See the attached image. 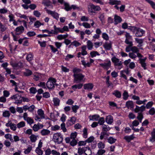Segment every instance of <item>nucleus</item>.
I'll use <instances>...</instances> for the list:
<instances>
[{"mask_svg": "<svg viewBox=\"0 0 155 155\" xmlns=\"http://www.w3.org/2000/svg\"><path fill=\"white\" fill-rule=\"evenodd\" d=\"M53 140L55 143H60L63 140L62 136L60 133L54 134L53 135Z\"/></svg>", "mask_w": 155, "mask_h": 155, "instance_id": "obj_5", "label": "nucleus"}, {"mask_svg": "<svg viewBox=\"0 0 155 155\" xmlns=\"http://www.w3.org/2000/svg\"><path fill=\"white\" fill-rule=\"evenodd\" d=\"M123 98L124 100H127L129 97L128 92L126 91H124L123 94Z\"/></svg>", "mask_w": 155, "mask_h": 155, "instance_id": "obj_45", "label": "nucleus"}, {"mask_svg": "<svg viewBox=\"0 0 155 155\" xmlns=\"http://www.w3.org/2000/svg\"><path fill=\"white\" fill-rule=\"evenodd\" d=\"M56 80L53 78H50L46 83V85L48 88L49 89H52L54 87L55 85L57 86V84H56Z\"/></svg>", "mask_w": 155, "mask_h": 155, "instance_id": "obj_3", "label": "nucleus"}, {"mask_svg": "<svg viewBox=\"0 0 155 155\" xmlns=\"http://www.w3.org/2000/svg\"><path fill=\"white\" fill-rule=\"evenodd\" d=\"M24 74L26 76H29L31 75L32 72L31 71L28 69H26L25 71L24 72Z\"/></svg>", "mask_w": 155, "mask_h": 155, "instance_id": "obj_30", "label": "nucleus"}, {"mask_svg": "<svg viewBox=\"0 0 155 155\" xmlns=\"http://www.w3.org/2000/svg\"><path fill=\"white\" fill-rule=\"evenodd\" d=\"M143 116L141 113H138V115L137 117V119L139 120L140 122H141L143 118Z\"/></svg>", "mask_w": 155, "mask_h": 155, "instance_id": "obj_58", "label": "nucleus"}, {"mask_svg": "<svg viewBox=\"0 0 155 155\" xmlns=\"http://www.w3.org/2000/svg\"><path fill=\"white\" fill-rule=\"evenodd\" d=\"M126 106L128 108H133L134 104L133 102L132 101H128L126 102Z\"/></svg>", "mask_w": 155, "mask_h": 155, "instance_id": "obj_25", "label": "nucleus"}, {"mask_svg": "<svg viewBox=\"0 0 155 155\" xmlns=\"http://www.w3.org/2000/svg\"><path fill=\"white\" fill-rule=\"evenodd\" d=\"M38 136L35 135V134H32L29 137L31 142L32 143L35 142L37 140Z\"/></svg>", "mask_w": 155, "mask_h": 155, "instance_id": "obj_22", "label": "nucleus"}, {"mask_svg": "<svg viewBox=\"0 0 155 155\" xmlns=\"http://www.w3.org/2000/svg\"><path fill=\"white\" fill-rule=\"evenodd\" d=\"M150 114L153 115L155 114V109L153 107L151 108L149 111Z\"/></svg>", "mask_w": 155, "mask_h": 155, "instance_id": "obj_61", "label": "nucleus"}, {"mask_svg": "<svg viewBox=\"0 0 155 155\" xmlns=\"http://www.w3.org/2000/svg\"><path fill=\"white\" fill-rule=\"evenodd\" d=\"M86 46L85 45H83L81 47V54L83 55H86L87 54V52L86 51Z\"/></svg>", "mask_w": 155, "mask_h": 155, "instance_id": "obj_29", "label": "nucleus"}, {"mask_svg": "<svg viewBox=\"0 0 155 155\" xmlns=\"http://www.w3.org/2000/svg\"><path fill=\"white\" fill-rule=\"evenodd\" d=\"M37 113L38 115L41 117V118H45L44 111L41 109H39L38 110Z\"/></svg>", "mask_w": 155, "mask_h": 155, "instance_id": "obj_24", "label": "nucleus"}, {"mask_svg": "<svg viewBox=\"0 0 155 155\" xmlns=\"http://www.w3.org/2000/svg\"><path fill=\"white\" fill-rule=\"evenodd\" d=\"M134 138V136L133 135H131L129 136H125L124 137V139H125L127 142H129L130 141L133 139Z\"/></svg>", "mask_w": 155, "mask_h": 155, "instance_id": "obj_26", "label": "nucleus"}, {"mask_svg": "<svg viewBox=\"0 0 155 155\" xmlns=\"http://www.w3.org/2000/svg\"><path fill=\"white\" fill-rule=\"evenodd\" d=\"M71 108L73 111L74 113H76L77 112V110L79 108V107L77 105H72V106Z\"/></svg>", "mask_w": 155, "mask_h": 155, "instance_id": "obj_46", "label": "nucleus"}, {"mask_svg": "<svg viewBox=\"0 0 155 155\" xmlns=\"http://www.w3.org/2000/svg\"><path fill=\"white\" fill-rule=\"evenodd\" d=\"M86 148L84 150V153L86 155H91L92 154L91 151L89 147H85Z\"/></svg>", "mask_w": 155, "mask_h": 155, "instance_id": "obj_31", "label": "nucleus"}, {"mask_svg": "<svg viewBox=\"0 0 155 155\" xmlns=\"http://www.w3.org/2000/svg\"><path fill=\"white\" fill-rule=\"evenodd\" d=\"M100 117V116L98 115H94L89 116V119L90 120L97 121L98 120Z\"/></svg>", "mask_w": 155, "mask_h": 155, "instance_id": "obj_21", "label": "nucleus"}, {"mask_svg": "<svg viewBox=\"0 0 155 155\" xmlns=\"http://www.w3.org/2000/svg\"><path fill=\"white\" fill-rule=\"evenodd\" d=\"M112 62L114 63L116 69L120 70L123 67V62L115 57H113L111 59Z\"/></svg>", "mask_w": 155, "mask_h": 155, "instance_id": "obj_2", "label": "nucleus"}, {"mask_svg": "<svg viewBox=\"0 0 155 155\" xmlns=\"http://www.w3.org/2000/svg\"><path fill=\"white\" fill-rule=\"evenodd\" d=\"M97 146L99 148L103 149L105 145L102 142H100L98 143Z\"/></svg>", "mask_w": 155, "mask_h": 155, "instance_id": "obj_63", "label": "nucleus"}, {"mask_svg": "<svg viewBox=\"0 0 155 155\" xmlns=\"http://www.w3.org/2000/svg\"><path fill=\"white\" fill-rule=\"evenodd\" d=\"M25 126V122L23 121L20 122L18 123L17 125V127L18 128H20L23 127Z\"/></svg>", "mask_w": 155, "mask_h": 155, "instance_id": "obj_40", "label": "nucleus"}, {"mask_svg": "<svg viewBox=\"0 0 155 155\" xmlns=\"http://www.w3.org/2000/svg\"><path fill=\"white\" fill-rule=\"evenodd\" d=\"M72 140L70 142V145L72 146H74L76 145L78 142L75 139H72Z\"/></svg>", "mask_w": 155, "mask_h": 155, "instance_id": "obj_56", "label": "nucleus"}, {"mask_svg": "<svg viewBox=\"0 0 155 155\" xmlns=\"http://www.w3.org/2000/svg\"><path fill=\"white\" fill-rule=\"evenodd\" d=\"M110 130V128L107 125H103L102 126V131L103 132H107Z\"/></svg>", "mask_w": 155, "mask_h": 155, "instance_id": "obj_28", "label": "nucleus"}, {"mask_svg": "<svg viewBox=\"0 0 155 155\" xmlns=\"http://www.w3.org/2000/svg\"><path fill=\"white\" fill-rule=\"evenodd\" d=\"M24 30V27L22 26H20L17 27L15 29V31L16 32H20L21 33L23 32Z\"/></svg>", "mask_w": 155, "mask_h": 155, "instance_id": "obj_33", "label": "nucleus"}, {"mask_svg": "<svg viewBox=\"0 0 155 155\" xmlns=\"http://www.w3.org/2000/svg\"><path fill=\"white\" fill-rule=\"evenodd\" d=\"M138 28L135 27L131 26L130 27V29L133 33L135 34V33L137 32Z\"/></svg>", "mask_w": 155, "mask_h": 155, "instance_id": "obj_60", "label": "nucleus"}, {"mask_svg": "<svg viewBox=\"0 0 155 155\" xmlns=\"http://www.w3.org/2000/svg\"><path fill=\"white\" fill-rule=\"evenodd\" d=\"M43 127L42 124L38 123L37 124H35L33 127L32 128L33 130L35 131H38L40 129L42 128Z\"/></svg>", "mask_w": 155, "mask_h": 155, "instance_id": "obj_15", "label": "nucleus"}, {"mask_svg": "<svg viewBox=\"0 0 155 155\" xmlns=\"http://www.w3.org/2000/svg\"><path fill=\"white\" fill-rule=\"evenodd\" d=\"M35 151L38 155H42L43 153L42 150L40 148H36Z\"/></svg>", "mask_w": 155, "mask_h": 155, "instance_id": "obj_48", "label": "nucleus"}, {"mask_svg": "<svg viewBox=\"0 0 155 155\" xmlns=\"http://www.w3.org/2000/svg\"><path fill=\"white\" fill-rule=\"evenodd\" d=\"M145 33V31L142 29L138 28L136 32L135 33L136 36L141 37Z\"/></svg>", "mask_w": 155, "mask_h": 155, "instance_id": "obj_11", "label": "nucleus"}, {"mask_svg": "<svg viewBox=\"0 0 155 155\" xmlns=\"http://www.w3.org/2000/svg\"><path fill=\"white\" fill-rule=\"evenodd\" d=\"M112 43L110 41L106 42L103 45V47L105 50H110L112 49Z\"/></svg>", "mask_w": 155, "mask_h": 155, "instance_id": "obj_12", "label": "nucleus"}, {"mask_svg": "<svg viewBox=\"0 0 155 155\" xmlns=\"http://www.w3.org/2000/svg\"><path fill=\"white\" fill-rule=\"evenodd\" d=\"M76 118L75 117H72L70 119L68 120L67 122V125L69 126L74 124L76 121Z\"/></svg>", "mask_w": 155, "mask_h": 155, "instance_id": "obj_16", "label": "nucleus"}, {"mask_svg": "<svg viewBox=\"0 0 155 155\" xmlns=\"http://www.w3.org/2000/svg\"><path fill=\"white\" fill-rule=\"evenodd\" d=\"M109 3L112 5H115L114 7L117 9L119 10V8L117 6V5H120L121 4V2L120 1L115 0H109Z\"/></svg>", "mask_w": 155, "mask_h": 155, "instance_id": "obj_10", "label": "nucleus"}, {"mask_svg": "<svg viewBox=\"0 0 155 155\" xmlns=\"http://www.w3.org/2000/svg\"><path fill=\"white\" fill-rule=\"evenodd\" d=\"M83 85V84H82L80 83L77 84H75L72 86V88L75 91L77 88L78 89H81Z\"/></svg>", "mask_w": 155, "mask_h": 155, "instance_id": "obj_23", "label": "nucleus"}, {"mask_svg": "<svg viewBox=\"0 0 155 155\" xmlns=\"http://www.w3.org/2000/svg\"><path fill=\"white\" fill-rule=\"evenodd\" d=\"M10 63V64L15 69H18L23 67V64L20 62L15 63L11 61Z\"/></svg>", "mask_w": 155, "mask_h": 155, "instance_id": "obj_9", "label": "nucleus"}, {"mask_svg": "<svg viewBox=\"0 0 155 155\" xmlns=\"http://www.w3.org/2000/svg\"><path fill=\"white\" fill-rule=\"evenodd\" d=\"M134 52H130L129 54V57L132 59H135L137 57V55Z\"/></svg>", "mask_w": 155, "mask_h": 155, "instance_id": "obj_51", "label": "nucleus"}, {"mask_svg": "<svg viewBox=\"0 0 155 155\" xmlns=\"http://www.w3.org/2000/svg\"><path fill=\"white\" fill-rule=\"evenodd\" d=\"M83 25L85 28H89L91 27V26L87 22H84L82 23Z\"/></svg>", "mask_w": 155, "mask_h": 155, "instance_id": "obj_54", "label": "nucleus"}, {"mask_svg": "<svg viewBox=\"0 0 155 155\" xmlns=\"http://www.w3.org/2000/svg\"><path fill=\"white\" fill-rule=\"evenodd\" d=\"M86 148L85 147H79L78 149V153L79 155H82L84 153L85 149Z\"/></svg>", "mask_w": 155, "mask_h": 155, "instance_id": "obj_32", "label": "nucleus"}, {"mask_svg": "<svg viewBox=\"0 0 155 155\" xmlns=\"http://www.w3.org/2000/svg\"><path fill=\"white\" fill-rule=\"evenodd\" d=\"M64 5L65 6V9L67 11L70 10L72 8L70 7L69 5L67 3H65Z\"/></svg>", "mask_w": 155, "mask_h": 155, "instance_id": "obj_55", "label": "nucleus"}, {"mask_svg": "<svg viewBox=\"0 0 155 155\" xmlns=\"http://www.w3.org/2000/svg\"><path fill=\"white\" fill-rule=\"evenodd\" d=\"M87 48L89 50L92 49L93 45V43L90 40H88L87 42Z\"/></svg>", "mask_w": 155, "mask_h": 155, "instance_id": "obj_37", "label": "nucleus"}, {"mask_svg": "<svg viewBox=\"0 0 155 155\" xmlns=\"http://www.w3.org/2000/svg\"><path fill=\"white\" fill-rule=\"evenodd\" d=\"M94 87L93 84L91 83L85 84L84 85V88L85 90L88 91L91 90Z\"/></svg>", "mask_w": 155, "mask_h": 155, "instance_id": "obj_14", "label": "nucleus"}, {"mask_svg": "<svg viewBox=\"0 0 155 155\" xmlns=\"http://www.w3.org/2000/svg\"><path fill=\"white\" fill-rule=\"evenodd\" d=\"M131 50L132 51V52L134 53H137L139 52L138 49L135 46L132 47L131 48Z\"/></svg>", "mask_w": 155, "mask_h": 155, "instance_id": "obj_50", "label": "nucleus"}, {"mask_svg": "<svg viewBox=\"0 0 155 155\" xmlns=\"http://www.w3.org/2000/svg\"><path fill=\"white\" fill-rule=\"evenodd\" d=\"M53 101L55 106H57L59 105L60 100L57 97L54 98Z\"/></svg>", "mask_w": 155, "mask_h": 155, "instance_id": "obj_35", "label": "nucleus"}, {"mask_svg": "<svg viewBox=\"0 0 155 155\" xmlns=\"http://www.w3.org/2000/svg\"><path fill=\"white\" fill-rule=\"evenodd\" d=\"M136 41L138 44V47H141L143 45V40L142 39H139L136 38H135Z\"/></svg>", "mask_w": 155, "mask_h": 155, "instance_id": "obj_20", "label": "nucleus"}, {"mask_svg": "<svg viewBox=\"0 0 155 155\" xmlns=\"http://www.w3.org/2000/svg\"><path fill=\"white\" fill-rule=\"evenodd\" d=\"M32 147L30 145H28L27 148L25 150L24 152V153L25 154H27L30 153L32 150Z\"/></svg>", "mask_w": 155, "mask_h": 155, "instance_id": "obj_36", "label": "nucleus"}, {"mask_svg": "<svg viewBox=\"0 0 155 155\" xmlns=\"http://www.w3.org/2000/svg\"><path fill=\"white\" fill-rule=\"evenodd\" d=\"M152 137L150 138V140L152 142H153L155 141V131L154 130L151 133Z\"/></svg>", "mask_w": 155, "mask_h": 155, "instance_id": "obj_49", "label": "nucleus"}, {"mask_svg": "<svg viewBox=\"0 0 155 155\" xmlns=\"http://www.w3.org/2000/svg\"><path fill=\"white\" fill-rule=\"evenodd\" d=\"M104 122V118L103 117H101L99 119L98 124H99L100 125H103Z\"/></svg>", "mask_w": 155, "mask_h": 155, "instance_id": "obj_53", "label": "nucleus"}, {"mask_svg": "<svg viewBox=\"0 0 155 155\" xmlns=\"http://www.w3.org/2000/svg\"><path fill=\"white\" fill-rule=\"evenodd\" d=\"M81 44L77 41H74L72 42L71 44V45H73L75 46V47L79 46L81 45Z\"/></svg>", "mask_w": 155, "mask_h": 155, "instance_id": "obj_43", "label": "nucleus"}, {"mask_svg": "<svg viewBox=\"0 0 155 155\" xmlns=\"http://www.w3.org/2000/svg\"><path fill=\"white\" fill-rule=\"evenodd\" d=\"M7 29V27L5 25H3L0 22V30L2 32L5 31Z\"/></svg>", "mask_w": 155, "mask_h": 155, "instance_id": "obj_52", "label": "nucleus"}, {"mask_svg": "<svg viewBox=\"0 0 155 155\" xmlns=\"http://www.w3.org/2000/svg\"><path fill=\"white\" fill-rule=\"evenodd\" d=\"M23 117L24 120L27 121V123L30 125L34 123V121L31 117H28V115L27 113L25 112L23 114Z\"/></svg>", "mask_w": 155, "mask_h": 155, "instance_id": "obj_8", "label": "nucleus"}, {"mask_svg": "<svg viewBox=\"0 0 155 155\" xmlns=\"http://www.w3.org/2000/svg\"><path fill=\"white\" fill-rule=\"evenodd\" d=\"M54 28L55 31V33H56V35L59 32L63 33V31H62L61 28H57L56 25H55L54 26Z\"/></svg>", "mask_w": 155, "mask_h": 155, "instance_id": "obj_39", "label": "nucleus"}, {"mask_svg": "<svg viewBox=\"0 0 155 155\" xmlns=\"http://www.w3.org/2000/svg\"><path fill=\"white\" fill-rule=\"evenodd\" d=\"M108 136L107 132H106L102 131L101 134L100 136V139L101 140H102L104 137H106V136Z\"/></svg>", "mask_w": 155, "mask_h": 155, "instance_id": "obj_41", "label": "nucleus"}, {"mask_svg": "<svg viewBox=\"0 0 155 155\" xmlns=\"http://www.w3.org/2000/svg\"><path fill=\"white\" fill-rule=\"evenodd\" d=\"M68 35L67 34L64 35H61L58 36L57 38L59 40H61L66 38L68 37Z\"/></svg>", "mask_w": 155, "mask_h": 155, "instance_id": "obj_38", "label": "nucleus"}, {"mask_svg": "<svg viewBox=\"0 0 155 155\" xmlns=\"http://www.w3.org/2000/svg\"><path fill=\"white\" fill-rule=\"evenodd\" d=\"M108 142L110 144H112L114 143L116 141V139L112 137H110L107 139Z\"/></svg>", "mask_w": 155, "mask_h": 155, "instance_id": "obj_34", "label": "nucleus"}, {"mask_svg": "<svg viewBox=\"0 0 155 155\" xmlns=\"http://www.w3.org/2000/svg\"><path fill=\"white\" fill-rule=\"evenodd\" d=\"M87 130V129L86 128H84L83 130V137L85 138H87V136L88 134Z\"/></svg>", "mask_w": 155, "mask_h": 155, "instance_id": "obj_44", "label": "nucleus"}, {"mask_svg": "<svg viewBox=\"0 0 155 155\" xmlns=\"http://www.w3.org/2000/svg\"><path fill=\"white\" fill-rule=\"evenodd\" d=\"M47 12L48 14L51 15L54 18L57 20H58L59 18V15L58 13L49 10H47Z\"/></svg>", "mask_w": 155, "mask_h": 155, "instance_id": "obj_13", "label": "nucleus"}, {"mask_svg": "<svg viewBox=\"0 0 155 155\" xmlns=\"http://www.w3.org/2000/svg\"><path fill=\"white\" fill-rule=\"evenodd\" d=\"M114 24L116 25L120 23L122 21V19L120 17L116 15L114 16Z\"/></svg>", "mask_w": 155, "mask_h": 155, "instance_id": "obj_18", "label": "nucleus"}, {"mask_svg": "<svg viewBox=\"0 0 155 155\" xmlns=\"http://www.w3.org/2000/svg\"><path fill=\"white\" fill-rule=\"evenodd\" d=\"M21 97L18 94L14 95L12 96L10 98L12 99H13L15 101V103L18 105L22 103V101L21 100Z\"/></svg>", "mask_w": 155, "mask_h": 155, "instance_id": "obj_7", "label": "nucleus"}, {"mask_svg": "<svg viewBox=\"0 0 155 155\" xmlns=\"http://www.w3.org/2000/svg\"><path fill=\"white\" fill-rule=\"evenodd\" d=\"M73 76L74 77V81L77 83L81 82L84 77V75L80 73L74 74Z\"/></svg>", "mask_w": 155, "mask_h": 155, "instance_id": "obj_6", "label": "nucleus"}, {"mask_svg": "<svg viewBox=\"0 0 155 155\" xmlns=\"http://www.w3.org/2000/svg\"><path fill=\"white\" fill-rule=\"evenodd\" d=\"M111 63L110 60L107 59L105 60L103 63H101L99 64L104 70H107L111 67Z\"/></svg>", "mask_w": 155, "mask_h": 155, "instance_id": "obj_4", "label": "nucleus"}, {"mask_svg": "<svg viewBox=\"0 0 155 155\" xmlns=\"http://www.w3.org/2000/svg\"><path fill=\"white\" fill-rule=\"evenodd\" d=\"M10 115V112L8 111L5 110L3 113L2 116L3 117H8Z\"/></svg>", "mask_w": 155, "mask_h": 155, "instance_id": "obj_42", "label": "nucleus"}, {"mask_svg": "<svg viewBox=\"0 0 155 155\" xmlns=\"http://www.w3.org/2000/svg\"><path fill=\"white\" fill-rule=\"evenodd\" d=\"M146 1L151 5L153 9H155V3L153 2L150 0H146Z\"/></svg>", "mask_w": 155, "mask_h": 155, "instance_id": "obj_62", "label": "nucleus"}, {"mask_svg": "<svg viewBox=\"0 0 155 155\" xmlns=\"http://www.w3.org/2000/svg\"><path fill=\"white\" fill-rule=\"evenodd\" d=\"M88 12L90 15H91L96 12L99 11L101 10L100 6L95 5L92 3H90L88 5Z\"/></svg>", "mask_w": 155, "mask_h": 155, "instance_id": "obj_1", "label": "nucleus"}, {"mask_svg": "<svg viewBox=\"0 0 155 155\" xmlns=\"http://www.w3.org/2000/svg\"><path fill=\"white\" fill-rule=\"evenodd\" d=\"M41 134L43 136H46L50 134V131L48 129H43L41 131Z\"/></svg>", "mask_w": 155, "mask_h": 155, "instance_id": "obj_19", "label": "nucleus"}, {"mask_svg": "<svg viewBox=\"0 0 155 155\" xmlns=\"http://www.w3.org/2000/svg\"><path fill=\"white\" fill-rule=\"evenodd\" d=\"M90 55L91 57L93 58L94 57H95L96 55H99L100 54L97 51H93L91 52L90 53Z\"/></svg>", "mask_w": 155, "mask_h": 155, "instance_id": "obj_57", "label": "nucleus"}, {"mask_svg": "<svg viewBox=\"0 0 155 155\" xmlns=\"http://www.w3.org/2000/svg\"><path fill=\"white\" fill-rule=\"evenodd\" d=\"M105 152V150H104L100 149L98 150L97 153L98 155H102Z\"/></svg>", "mask_w": 155, "mask_h": 155, "instance_id": "obj_64", "label": "nucleus"}, {"mask_svg": "<svg viewBox=\"0 0 155 155\" xmlns=\"http://www.w3.org/2000/svg\"><path fill=\"white\" fill-rule=\"evenodd\" d=\"M106 122L109 124H111L113 122V119L112 116L108 115L106 117Z\"/></svg>", "mask_w": 155, "mask_h": 155, "instance_id": "obj_17", "label": "nucleus"}, {"mask_svg": "<svg viewBox=\"0 0 155 155\" xmlns=\"http://www.w3.org/2000/svg\"><path fill=\"white\" fill-rule=\"evenodd\" d=\"M102 37L103 38L106 40H109V37L108 35L105 33H103L102 34Z\"/></svg>", "mask_w": 155, "mask_h": 155, "instance_id": "obj_59", "label": "nucleus"}, {"mask_svg": "<svg viewBox=\"0 0 155 155\" xmlns=\"http://www.w3.org/2000/svg\"><path fill=\"white\" fill-rule=\"evenodd\" d=\"M113 94L115 95L117 97L120 98L121 97V92L117 91L115 90L112 93Z\"/></svg>", "mask_w": 155, "mask_h": 155, "instance_id": "obj_27", "label": "nucleus"}, {"mask_svg": "<svg viewBox=\"0 0 155 155\" xmlns=\"http://www.w3.org/2000/svg\"><path fill=\"white\" fill-rule=\"evenodd\" d=\"M140 60L142 66L144 68V69H146V64L145 62V59H140Z\"/></svg>", "mask_w": 155, "mask_h": 155, "instance_id": "obj_47", "label": "nucleus"}]
</instances>
